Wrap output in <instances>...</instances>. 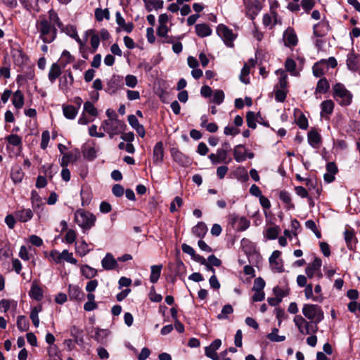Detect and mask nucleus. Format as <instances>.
I'll list each match as a JSON object with an SVG mask.
<instances>
[{
  "mask_svg": "<svg viewBox=\"0 0 360 360\" xmlns=\"http://www.w3.org/2000/svg\"><path fill=\"white\" fill-rule=\"evenodd\" d=\"M56 25L49 21L47 18L44 15H39L36 21L35 27L37 32L39 33V38L43 41L44 44H50L53 42L57 37Z\"/></svg>",
  "mask_w": 360,
  "mask_h": 360,
  "instance_id": "obj_1",
  "label": "nucleus"
},
{
  "mask_svg": "<svg viewBox=\"0 0 360 360\" xmlns=\"http://www.w3.org/2000/svg\"><path fill=\"white\" fill-rule=\"evenodd\" d=\"M302 312L305 319L319 324L324 319V312L322 307L314 304H304Z\"/></svg>",
  "mask_w": 360,
  "mask_h": 360,
  "instance_id": "obj_2",
  "label": "nucleus"
},
{
  "mask_svg": "<svg viewBox=\"0 0 360 360\" xmlns=\"http://www.w3.org/2000/svg\"><path fill=\"white\" fill-rule=\"evenodd\" d=\"M293 322L298 331L303 335L315 334L319 329L318 324L305 319L301 315H295Z\"/></svg>",
  "mask_w": 360,
  "mask_h": 360,
  "instance_id": "obj_3",
  "label": "nucleus"
},
{
  "mask_svg": "<svg viewBox=\"0 0 360 360\" xmlns=\"http://www.w3.org/2000/svg\"><path fill=\"white\" fill-rule=\"evenodd\" d=\"M333 96L340 105H348L351 103L352 94L346 89L345 85L337 83L333 86Z\"/></svg>",
  "mask_w": 360,
  "mask_h": 360,
  "instance_id": "obj_4",
  "label": "nucleus"
},
{
  "mask_svg": "<svg viewBox=\"0 0 360 360\" xmlns=\"http://www.w3.org/2000/svg\"><path fill=\"white\" fill-rule=\"evenodd\" d=\"M75 221L82 229H89L94 225L96 217L84 210H78L75 213Z\"/></svg>",
  "mask_w": 360,
  "mask_h": 360,
  "instance_id": "obj_5",
  "label": "nucleus"
},
{
  "mask_svg": "<svg viewBox=\"0 0 360 360\" xmlns=\"http://www.w3.org/2000/svg\"><path fill=\"white\" fill-rule=\"evenodd\" d=\"M124 124L121 120L117 118H110L104 120L101 126V129H103L106 133L110 135V138H112L115 135L121 133L124 129Z\"/></svg>",
  "mask_w": 360,
  "mask_h": 360,
  "instance_id": "obj_6",
  "label": "nucleus"
},
{
  "mask_svg": "<svg viewBox=\"0 0 360 360\" xmlns=\"http://www.w3.org/2000/svg\"><path fill=\"white\" fill-rule=\"evenodd\" d=\"M229 224L237 231H244L250 225V221L245 217H239L235 213L230 214L228 217Z\"/></svg>",
  "mask_w": 360,
  "mask_h": 360,
  "instance_id": "obj_7",
  "label": "nucleus"
},
{
  "mask_svg": "<svg viewBox=\"0 0 360 360\" xmlns=\"http://www.w3.org/2000/svg\"><path fill=\"white\" fill-rule=\"evenodd\" d=\"M217 33L227 46H233V41L236 39V35L233 34L232 30L228 28L223 24H220L217 27Z\"/></svg>",
  "mask_w": 360,
  "mask_h": 360,
  "instance_id": "obj_8",
  "label": "nucleus"
},
{
  "mask_svg": "<svg viewBox=\"0 0 360 360\" xmlns=\"http://www.w3.org/2000/svg\"><path fill=\"white\" fill-rule=\"evenodd\" d=\"M322 261L320 258L316 257L314 261L307 265L305 269V273L309 278L317 277L318 279L322 278L323 274L321 271Z\"/></svg>",
  "mask_w": 360,
  "mask_h": 360,
  "instance_id": "obj_9",
  "label": "nucleus"
},
{
  "mask_svg": "<svg viewBox=\"0 0 360 360\" xmlns=\"http://www.w3.org/2000/svg\"><path fill=\"white\" fill-rule=\"evenodd\" d=\"M123 85V77L118 75H113L106 82L105 92L115 94Z\"/></svg>",
  "mask_w": 360,
  "mask_h": 360,
  "instance_id": "obj_10",
  "label": "nucleus"
},
{
  "mask_svg": "<svg viewBox=\"0 0 360 360\" xmlns=\"http://www.w3.org/2000/svg\"><path fill=\"white\" fill-rule=\"evenodd\" d=\"M171 156L174 162L181 167H187L191 165V160L176 148L170 149Z\"/></svg>",
  "mask_w": 360,
  "mask_h": 360,
  "instance_id": "obj_11",
  "label": "nucleus"
},
{
  "mask_svg": "<svg viewBox=\"0 0 360 360\" xmlns=\"http://www.w3.org/2000/svg\"><path fill=\"white\" fill-rule=\"evenodd\" d=\"M229 153L218 148L216 153H211L209 155L208 158L211 161L212 165H217L219 163H229L231 159L227 160Z\"/></svg>",
  "mask_w": 360,
  "mask_h": 360,
  "instance_id": "obj_12",
  "label": "nucleus"
},
{
  "mask_svg": "<svg viewBox=\"0 0 360 360\" xmlns=\"http://www.w3.org/2000/svg\"><path fill=\"white\" fill-rule=\"evenodd\" d=\"M164 146L162 141L158 142L153 151V161L155 165L160 166L164 160Z\"/></svg>",
  "mask_w": 360,
  "mask_h": 360,
  "instance_id": "obj_13",
  "label": "nucleus"
},
{
  "mask_svg": "<svg viewBox=\"0 0 360 360\" xmlns=\"http://www.w3.org/2000/svg\"><path fill=\"white\" fill-rule=\"evenodd\" d=\"M281 254L280 251L275 250L272 252L269 259L271 269L277 272H283L284 271L281 259H280Z\"/></svg>",
  "mask_w": 360,
  "mask_h": 360,
  "instance_id": "obj_14",
  "label": "nucleus"
},
{
  "mask_svg": "<svg viewBox=\"0 0 360 360\" xmlns=\"http://www.w3.org/2000/svg\"><path fill=\"white\" fill-rule=\"evenodd\" d=\"M330 27L327 20H321L314 25V34L317 37H321L328 34Z\"/></svg>",
  "mask_w": 360,
  "mask_h": 360,
  "instance_id": "obj_15",
  "label": "nucleus"
},
{
  "mask_svg": "<svg viewBox=\"0 0 360 360\" xmlns=\"http://www.w3.org/2000/svg\"><path fill=\"white\" fill-rule=\"evenodd\" d=\"M74 82V78L70 71H68L63 77L59 79V88L63 92L68 91L70 87Z\"/></svg>",
  "mask_w": 360,
  "mask_h": 360,
  "instance_id": "obj_16",
  "label": "nucleus"
},
{
  "mask_svg": "<svg viewBox=\"0 0 360 360\" xmlns=\"http://www.w3.org/2000/svg\"><path fill=\"white\" fill-rule=\"evenodd\" d=\"M102 267L107 271L115 269L117 266V262L111 253H107L101 260Z\"/></svg>",
  "mask_w": 360,
  "mask_h": 360,
  "instance_id": "obj_17",
  "label": "nucleus"
},
{
  "mask_svg": "<svg viewBox=\"0 0 360 360\" xmlns=\"http://www.w3.org/2000/svg\"><path fill=\"white\" fill-rule=\"evenodd\" d=\"M63 32H65L71 38L74 39L79 44L80 51L84 48L85 42L79 38L75 27L73 25H67L63 29Z\"/></svg>",
  "mask_w": 360,
  "mask_h": 360,
  "instance_id": "obj_18",
  "label": "nucleus"
},
{
  "mask_svg": "<svg viewBox=\"0 0 360 360\" xmlns=\"http://www.w3.org/2000/svg\"><path fill=\"white\" fill-rule=\"evenodd\" d=\"M283 41L287 46H294L297 43V37L293 29L288 27L283 33Z\"/></svg>",
  "mask_w": 360,
  "mask_h": 360,
  "instance_id": "obj_19",
  "label": "nucleus"
},
{
  "mask_svg": "<svg viewBox=\"0 0 360 360\" xmlns=\"http://www.w3.org/2000/svg\"><path fill=\"white\" fill-rule=\"evenodd\" d=\"M88 35H91V53H94L98 49L100 44V37L94 32V30H88L85 32L84 42L87 40Z\"/></svg>",
  "mask_w": 360,
  "mask_h": 360,
  "instance_id": "obj_20",
  "label": "nucleus"
},
{
  "mask_svg": "<svg viewBox=\"0 0 360 360\" xmlns=\"http://www.w3.org/2000/svg\"><path fill=\"white\" fill-rule=\"evenodd\" d=\"M128 122L131 127L135 129L137 134L141 137H144L146 134V131L143 126L139 123L138 119L136 115H130L128 116Z\"/></svg>",
  "mask_w": 360,
  "mask_h": 360,
  "instance_id": "obj_21",
  "label": "nucleus"
},
{
  "mask_svg": "<svg viewBox=\"0 0 360 360\" xmlns=\"http://www.w3.org/2000/svg\"><path fill=\"white\" fill-rule=\"evenodd\" d=\"M247 15L253 20L262 9L261 4L259 1H253L249 2L246 5Z\"/></svg>",
  "mask_w": 360,
  "mask_h": 360,
  "instance_id": "obj_22",
  "label": "nucleus"
},
{
  "mask_svg": "<svg viewBox=\"0 0 360 360\" xmlns=\"http://www.w3.org/2000/svg\"><path fill=\"white\" fill-rule=\"evenodd\" d=\"M68 296L71 300H82L84 299V293L78 285H69Z\"/></svg>",
  "mask_w": 360,
  "mask_h": 360,
  "instance_id": "obj_23",
  "label": "nucleus"
},
{
  "mask_svg": "<svg viewBox=\"0 0 360 360\" xmlns=\"http://www.w3.org/2000/svg\"><path fill=\"white\" fill-rule=\"evenodd\" d=\"M307 140L311 147L319 148L321 142V137L316 130L311 129L308 132Z\"/></svg>",
  "mask_w": 360,
  "mask_h": 360,
  "instance_id": "obj_24",
  "label": "nucleus"
},
{
  "mask_svg": "<svg viewBox=\"0 0 360 360\" xmlns=\"http://www.w3.org/2000/svg\"><path fill=\"white\" fill-rule=\"evenodd\" d=\"M25 173L19 165H15L11 168V178L15 184L22 182Z\"/></svg>",
  "mask_w": 360,
  "mask_h": 360,
  "instance_id": "obj_25",
  "label": "nucleus"
},
{
  "mask_svg": "<svg viewBox=\"0 0 360 360\" xmlns=\"http://www.w3.org/2000/svg\"><path fill=\"white\" fill-rule=\"evenodd\" d=\"M63 115L66 119L74 120L78 114V108L69 104H63L62 105Z\"/></svg>",
  "mask_w": 360,
  "mask_h": 360,
  "instance_id": "obj_26",
  "label": "nucleus"
},
{
  "mask_svg": "<svg viewBox=\"0 0 360 360\" xmlns=\"http://www.w3.org/2000/svg\"><path fill=\"white\" fill-rule=\"evenodd\" d=\"M17 220L21 222H27L33 217V212L30 209H20L15 212Z\"/></svg>",
  "mask_w": 360,
  "mask_h": 360,
  "instance_id": "obj_27",
  "label": "nucleus"
},
{
  "mask_svg": "<svg viewBox=\"0 0 360 360\" xmlns=\"http://www.w3.org/2000/svg\"><path fill=\"white\" fill-rule=\"evenodd\" d=\"M233 157L237 162H242L246 160V150L243 145L239 144L234 147Z\"/></svg>",
  "mask_w": 360,
  "mask_h": 360,
  "instance_id": "obj_28",
  "label": "nucleus"
},
{
  "mask_svg": "<svg viewBox=\"0 0 360 360\" xmlns=\"http://www.w3.org/2000/svg\"><path fill=\"white\" fill-rule=\"evenodd\" d=\"M195 33L200 37H206L212 34V29L205 23L197 24L195 26Z\"/></svg>",
  "mask_w": 360,
  "mask_h": 360,
  "instance_id": "obj_29",
  "label": "nucleus"
},
{
  "mask_svg": "<svg viewBox=\"0 0 360 360\" xmlns=\"http://www.w3.org/2000/svg\"><path fill=\"white\" fill-rule=\"evenodd\" d=\"M347 65L352 71H356L359 67V56L354 53H349L347 58Z\"/></svg>",
  "mask_w": 360,
  "mask_h": 360,
  "instance_id": "obj_30",
  "label": "nucleus"
},
{
  "mask_svg": "<svg viewBox=\"0 0 360 360\" xmlns=\"http://www.w3.org/2000/svg\"><path fill=\"white\" fill-rule=\"evenodd\" d=\"M162 265H152L150 266V281L152 283H155L158 281L161 271L162 269Z\"/></svg>",
  "mask_w": 360,
  "mask_h": 360,
  "instance_id": "obj_31",
  "label": "nucleus"
},
{
  "mask_svg": "<svg viewBox=\"0 0 360 360\" xmlns=\"http://www.w3.org/2000/svg\"><path fill=\"white\" fill-rule=\"evenodd\" d=\"M329 89L330 84L326 78H321L317 82L315 89V94L317 95L319 94H326L329 90Z\"/></svg>",
  "mask_w": 360,
  "mask_h": 360,
  "instance_id": "obj_32",
  "label": "nucleus"
},
{
  "mask_svg": "<svg viewBox=\"0 0 360 360\" xmlns=\"http://www.w3.org/2000/svg\"><path fill=\"white\" fill-rule=\"evenodd\" d=\"M304 295L307 300L311 299L313 301L316 302H322L323 297L322 295L314 296L313 295V286L311 284H307L304 289Z\"/></svg>",
  "mask_w": 360,
  "mask_h": 360,
  "instance_id": "obj_33",
  "label": "nucleus"
},
{
  "mask_svg": "<svg viewBox=\"0 0 360 360\" xmlns=\"http://www.w3.org/2000/svg\"><path fill=\"white\" fill-rule=\"evenodd\" d=\"M193 233L198 238H202L207 232L206 224L202 222H198L193 229Z\"/></svg>",
  "mask_w": 360,
  "mask_h": 360,
  "instance_id": "obj_34",
  "label": "nucleus"
},
{
  "mask_svg": "<svg viewBox=\"0 0 360 360\" xmlns=\"http://www.w3.org/2000/svg\"><path fill=\"white\" fill-rule=\"evenodd\" d=\"M88 301L84 304L86 311H91L98 308V304L95 302V295L93 292H88L86 295Z\"/></svg>",
  "mask_w": 360,
  "mask_h": 360,
  "instance_id": "obj_35",
  "label": "nucleus"
},
{
  "mask_svg": "<svg viewBox=\"0 0 360 360\" xmlns=\"http://www.w3.org/2000/svg\"><path fill=\"white\" fill-rule=\"evenodd\" d=\"M326 62V60L323 59L321 60L319 62L316 63L313 68V74L316 77H321L323 76L325 73L326 70V65L325 63Z\"/></svg>",
  "mask_w": 360,
  "mask_h": 360,
  "instance_id": "obj_36",
  "label": "nucleus"
},
{
  "mask_svg": "<svg viewBox=\"0 0 360 360\" xmlns=\"http://www.w3.org/2000/svg\"><path fill=\"white\" fill-rule=\"evenodd\" d=\"M80 270L82 275L87 279H91L94 278L98 274L97 269L87 264L82 265Z\"/></svg>",
  "mask_w": 360,
  "mask_h": 360,
  "instance_id": "obj_37",
  "label": "nucleus"
},
{
  "mask_svg": "<svg viewBox=\"0 0 360 360\" xmlns=\"http://www.w3.org/2000/svg\"><path fill=\"white\" fill-rule=\"evenodd\" d=\"M60 74L61 70L59 65L58 63H53L49 72V79L51 83H54Z\"/></svg>",
  "mask_w": 360,
  "mask_h": 360,
  "instance_id": "obj_38",
  "label": "nucleus"
},
{
  "mask_svg": "<svg viewBox=\"0 0 360 360\" xmlns=\"http://www.w3.org/2000/svg\"><path fill=\"white\" fill-rule=\"evenodd\" d=\"M83 112L91 117L94 120L98 115V110L90 101H86L84 103Z\"/></svg>",
  "mask_w": 360,
  "mask_h": 360,
  "instance_id": "obj_39",
  "label": "nucleus"
},
{
  "mask_svg": "<svg viewBox=\"0 0 360 360\" xmlns=\"http://www.w3.org/2000/svg\"><path fill=\"white\" fill-rule=\"evenodd\" d=\"M13 105L16 109H20L24 105V96L20 90L14 92L12 99Z\"/></svg>",
  "mask_w": 360,
  "mask_h": 360,
  "instance_id": "obj_40",
  "label": "nucleus"
},
{
  "mask_svg": "<svg viewBox=\"0 0 360 360\" xmlns=\"http://www.w3.org/2000/svg\"><path fill=\"white\" fill-rule=\"evenodd\" d=\"M146 8L148 11H151L153 9L158 10L163 7L162 0H143Z\"/></svg>",
  "mask_w": 360,
  "mask_h": 360,
  "instance_id": "obj_41",
  "label": "nucleus"
},
{
  "mask_svg": "<svg viewBox=\"0 0 360 360\" xmlns=\"http://www.w3.org/2000/svg\"><path fill=\"white\" fill-rule=\"evenodd\" d=\"M29 295L32 299H34L37 301H40L43 298L42 289L39 285L34 283L32 285L31 289L29 292Z\"/></svg>",
  "mask_w": 360,
  "mask_h": 360,
  "instance_id": "obj_42",
  "label": "nucleus"
},
{
  "mask_svg": "<svg viewBox=\"0 0 360 360\" xmlns=\"http://www.w3.org/2000/svg\"><path fill=\"white\" fill-rule=\"evenodd\" d=\"M334 108V103L331 100H326L321 103V115H330Z\"/></svg>",
  "mask_w": 360,
  "mask_h": 360,
  "instance_id": "obj_43",
  "label": "nucleus"
},
{
  "mask_svg": "<svg viewBox=\"0 0 360 360\" xmlns=\"http://www.w3.org/2000/svg\"><path fill=\"white\" fill-rule=\"evenodd\" d=\"M47 352L49 356V360H62L60 356V352L57 345L49 346Z\"/></svg>",
  "mask_w": 360,
  "mask_h": 360,
  "instance_id": "obj_44",
  "label": "nucleus"
},
{
  "mask_svg": "<svg viewBox=\"0 0 360 360\" xmlns=\"http://www.w3.org/2000/svg\"><path fill=\"white\" fill-rule=\"evenodd\" d=\"M75 249L77 254L81 257L85 256L91 250L84 240L81 241L79 244L76 243Z\"/></svg>",
  "mask_w": 360,
  "mask_h": 360,
  "instance_id": "obj_45",
  "label": "nucleus"
},
{
  "mask_svg": "<svg viewBox=\"0 0 360 360\" xmlns=\"http://www.w3.org/2000/svg\"><path fill=\"white\" fill-rule=\"evenodd\" d=\"M344 233L347 248L351 250L353 249L356 245V238L354 233L351 231L346 230Z\"/></svg>",
  "mask_w": 360,
  "mask_h": 360,
  "instance_id": "obj_46",
  "label": "nucleus"
},
{
  "mask_svg": "<svg viewBox=\"0 0 360 360\" xmlns=\"http://www.w3.org/2000/svg\"><path fill=\"white\" fill-rule=\"evenodd\" d=\"M278 329L276 328H274L271 330V332L267 335V338L274 342H283L285 340V336L284 335H278Z\"/></svg>",
  "mask_w": 360,
  "mask_h": 360,
  "instance_id": "obj_47",
  "label": "nucleus"
},
{
  "mask_svg": "<svg viewBox=\"0 0 360 360\" xmlns=\"http://www.w3.org/2000/svg\"><path fill=\"white\" fill-rule=\"evenodd\" d=\"M14 63L18 66H21L27 60V57L22 51H17L13 54Z\"/></svg>",
  "mask_w": 360,
  "mask_h": 360,
  "instance_id": "obj_48",
  "label": "nucleus"
},
{
  "mask_svg": "<svg viewBox=\"0 0 360 360\" xmlns=\"http://www.w3.org/2000/svg\"><path fill=\"white\" fill-rule=\"evenodd\" d=\"M95 18L97 21L101 22L104 18L109 20L110 19V12L109 11L105 9H101L98 8L95 10Z\"/></svg>",
  "mask_w": 360,
  "mask_h": 360,
  "instance_id": "obj_49",
  "label": "nucleus"
},
{
  "mask_svg": "<svg viewBox=\"0 0 360 360\" xmlns=\"http://www.w3.org/2000/svg\"><path fill=\"white\" fill-rule=\"evenodd\" d=\"M279 198L281 201L286 204L288 210L294 208V205L291 202V197L289 193L286 191H281L279 195Z\"/></svg>",
  "mask_w": 360,
  "mask_h": 360,
  "instance_id": "obj_50",
  "label": "nucleus"
},
{
  "mask_svg": "<svg viewBox=\"0 0 360 360\" xmlns=\"http://www.w3.org/2000/svg\"><path fill=\"white\" fill-rule=\"evenodd\" d=\"M246 121L248 127L255 129L257 127V115L252 111L246 114Z\"/></svg>",
  "mask_w": 360,
  "mask_h": 360,
  "instance_id": "obj_51",
  "label": "nucleus"
},
{
  "mask_svg": "<svg viewBox=\"0 0 360 360\" xmlns=\"http://www.w3.org/2000/svg\"><path fill=\"white\" fill-rule=\"evenodd\" d=\"M48 13H49V17L47 18L48 20L51 22V23H53V24L56 25L59 28H61L63 26V24L60 20L58 13L53 9H51L48 12Z\"/></svg>",
  "mask_w": 360,
  "mask_h": 360,
  "instance_id": "obj_52",
  "label": "nucleus"
},
{
  "mask_svg": "<svg viewBox=\"0 0 360 360\" xmlns=\"http://www.w3.org/2000/svg\"><path fill=\"white\" fill-rule=\"evenodd\" d=\"M233 312V307L228 304L223 307L221 313L217 315V319L219 320L226 319L229 314Z\"/></svg>",
  "mask_w": 360,
  "mask_h": 360,
  "instance_id": "obj_53",
  "label": "nucleus"
},
{
  "mask_svg": "<svg viewBox=\"0 0 360 360\" xmlns=\"http://www.w3.org/2000/svg\"><path fill=\"white\" fill-rule=\"evenodd\" d=\"M17 327L20 331H26L28 330L29 321L25 316H18Z\"/></svg>",
  "mask_w": 360,
  "mask_h": 360,
  "instance_id": "obj_54",
  "label": "nucleus"
},
{
  "mask_svg": "<svg viewBox=\"0 0 360 360\" xmlns=\"http://www.w3.org/2000/svg\"><path fill=\"white\" fill-rule=\"evenodd\" d=\"M34 77V70L30 68L24 75H18L16 81L19 84H22L23 81L32 80Z\"/></svg>",
  "mask_w": 360,
  "mask_h": 360,
  "instance_id": "obj_55",
  "label": "nucleus"
},
{
  "mask_svg": "<svg viewBox=\"0 0 360 360\" xmlns=\"http://www.w3.org/2000/svg\"><path fill=\"white\" fill-rule=\"evenodd\" d=\"M8 143L14 146L22 148V139L17 134H11L6 138Z\"/></svg>",
  "mask_w": 360,
  "mask_h": 360,
  "instance_id": "obj_56",
  "label": "nucleus"
},
{
  "mask_svg": "<svg viewBox=\"0 0 360 360\" xmlns=\"http://www.w3.org/2000/svg\"><path fill=\"white\" fill-rule=\"evenodd\" d=\"M285 70L289 72L292 75H297L296 72V63L291 58H288L285 63Z\"/></svg>",
  "mask_w": 360,
  "mask_h": 360,
  "instance_id": "obj_57",
  "label": "nucleus"
},
{
  "mask_svg": "<svg viewBox=\"0 0 360 360\" xmlns=\"http://www.w3.org/2000/svg\"><path fill=\"white\" fill-rule=\"evenodd\" d=\"M224 100V93L222 90H216L214 93L212 102L217 105H220Z\"/></svg>",
  "mask_w": 360,
  "mask_h": 360,
  "instance_id": "obj_58",
  "label": "nucleus"
},
{
  "mask_svg": "<svg viewBox=\"0 0 360 360\" xmlns=\"http://www.w3.org/2000/svg\"><path fill=\"white\" fill-rule=\"evenodd\" d=\"M183 205V200L179 196H176L174 200L170 203L169 210L171 212H175L179 207Z\"/></svg>",
  "mask_w": 360,
  "mask_h": 360,
  "instance_id": "obj_59",
  "label": "nucleus"
},
{
  "mask_svg": "<svg viewBox=\"0 0 360 360\" xmlns=\"http://www.w3.org/2000/svg\"><path fill=\"white\" fill-rule=\"evenodd\" d=\"M276 74L279 76V84L281 88L286 87L287 85V75L285 73V71L279 69L276 71Z\"/></svg>",
  "mask_w": 360,
  "mask_h": 360,
  "instance_id": "obj_60",
  "label": "nucleus"
},
{
  "mask_svg": "<svg viewBox=\"0 0 360 360\" xmlns=\"http://www.w3.org/2000/svg\"><path fill=\"white\" fill-rule=\"evenodd\" d=\"M98 150L94 147H88L84 151V156L92 160L96 158Z\"/></svg>",
  "mask_w": 360,
  "mask_h": 360,
  "instance_id": "obj_61",
  "label": "nucleus"
},
{
  "mask_svg": "<svg viewBox=\"0 0 360 360\" xmlns=\"http://www.w3.org/2000/svg\"><path fill=\"white\" fill-rule=\"evenodd\" d=\"M63 260L66 261L72 264H76L77 260L73 257V255L72 252H69L68 250H64L62 252Z\"/></svg>",
  "mask_w": 360,
  "mask_h": 360,
  "instance_id": "obj_62",
  "label": "nucleus"
},
{
  "mask_svg": "<svg viewBox=\"0 0 360 360\" xmlns=\"http://www.w3.org/2000/svg\"><path fill=\"white\" fill-rule=\"evenodd\" d=\"M125 84L128 87L134 88L137 84V77L133 75H127L125 77Z\"/></svg>",
  "mask_w": 360,
  "mask_h": 360,
  "instance_id": "obj_63",
  "label": "nucleus"
},
{
  "mask_svg": "<svg viewBox=\"0 0 360 360\" xmlns=\"http://www.w3.org/2000/svg\"><path fill=\"white\" fill-rule=\"evenodd\" d=\"M279 234V228L278 226L270 227L266 231V237L270 240L276 239Z\"/></svg>",
  "mask_w": 360,
  "mask_h": 360,
  "instance_id": "obj_64",
  "label": "nucleus"
}]
</instances>
